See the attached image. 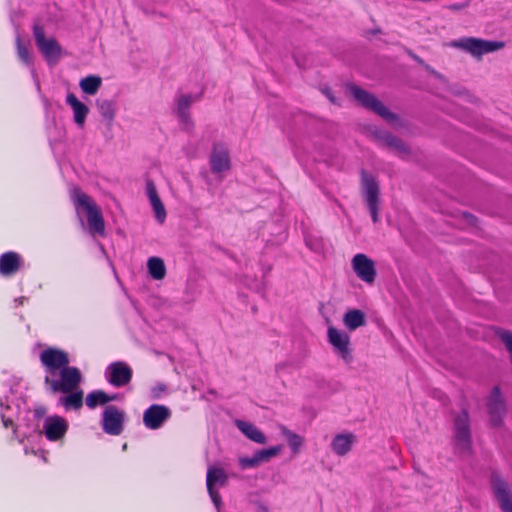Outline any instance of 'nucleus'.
<instances>
[{
    "instance_id": "obj_1",
    "label": "nucleus",
    "mask_w": 512,
    "mask_h": 512,
    "mask_svg": "<svg viewBox=\"0 0 512 512\" xmlns=\"http://www.w3.org/2000/svg\"><path fill=\"white\" fill-rule=\"evenodd\" d=\"M40 361L47 372L45 384H80L82 381L81 371L69 366V355L61 349H44L40 353Z\"/></svg>"
},
{
    "instance_id": "obj_2",
    "label": "nucleus",
    "mask_w": 512,
    "mask_h": 512,
    "mask_svg": "<svg viewBox=\"0 0 512 512\" xmlns=\"http://www.w3.org/2000/svg\"><path fill=\"white\" fill-rule=\"evenodd\" d=\"M71 199L77 211L83 209L87 213V222L92 234L104 235L105 223L101 210L89 195L82 192L81 188L74 186L70 191Z\"/></svg>"
},
{
    "instance_id": "obj_3",
    "label": "nucleus",
    "mask_w": 512,
    "mask_h": 512,
    "mask_svg": "<svg viewBox=\"0 0 512 512\" xmlns=\"http://www.w3.org/2000/svg\"><path fill=\"white\" fill-rule=\"evenodd\" d=\"M347 90L364 109L374 112L389 124H396L398 122L399 117L391 112L374 94L355 84H348Z\"/></svg>"
},
{
    "instance_id": "obj_4",
    "label": "nucleus",
    "mask_w": 512,
    "mask_h": 512,
    "mask_svg": "<svg viewBox=\"0 0 512 512\" xmlns=\"http://www.w3.org/2000/svg\"><path fill=\"white\" fill-rule=\"evenodd\" d=\"M360 189L364 202L374 223L379 222L380 184L377 178L366 170L360 172Z\"/></svg>"
},
{
    "instance_id": "obj_5",
    "label": "nucleus",
    "mask_w": 512,
    "mask_h": 512,
    "mask_svg": "<svg viewBox=\"0 0 512 512\" xmlns=\"http://www.w3.org/2000/svg\"><path fill=\"white\" fill-rule=\"evenodd\" d=\"M452 45L470 53L474 57L480 58L484 54L502 49L505 46V43L503 41L465 37L454 41Z\"/></svg>"
},
{
    "instance_id": "obj_6",
    "label": "nucleus",
    "mask_w": 512,
    "mask_h": 512,
    "mask_svg": "<svg viewBox=\"0 0 512 512\" xmlns=\"http://www.w3.org/2000/svg\"><path fill=\"white\" fill-rule=\"evenodd\" d=\"M36 45L49 65H55L61 58L62 48L53 37L46 38L44 28L38 24L33 26Z\"/></svg>"
},
{
    "instance_id": "obj_7",
    "label": "nucleus",
    "mask_w": 512,
    "mask_h": 512,
    "mask_svg": "<svg viewBox=\"0 0 512 512\" xmlns=\"http://www.w3.org/2000/svg\"><path fill=\"white\" fill-rule=\"evenodd\" d=\"M486 407L489 415V426L492 428H501L504 425V419L508 409L506 399L501 393L500 386H494L487 399Z\"/></svg>"
},
{
    "instance_id": "obj_8",
    "label": "nucleus",
    "mask_w": 512,
    "mask_h": 512,
    "mask_svg": "<svg viewBox=\"0 0 512 512\" xmlns=\"http://www.w3.org/2000/svg\"><path fill=\"white\" fill-rule=\"evenodd\" d=\"M490 486L502 512H512V493L508 482L497 471L490 475Z\"/></svg>"
},
{
    "instance_id": "obj_9",
    "label": "nucleus",
    "mask_w": 512,
    "mask_h": 512,
    "mask_svg": "<svg viewBox=\"0 0 512 512\" xmlns=\"http://www.w3.org/2000/svg\"><path fill=\"white\" fill-rule=\"evenodd\" d=\"M210 169L214 174L227 172L231 168L229 150L223 142L213 143L210 158Z\"/></svg>"
},
{
    "instance_id": "obj_10",
    "label": "nucleus",
    "mask_w": 512,
    "mask_h": 512,
    "mask_svg": "<svg viewBox=\"0 0 512 512\" xmlns=\"http://www.w3.org/2000/svg\"><path fill=\"white\" fill-rule=\"evenodd\" d=\"M124 413L116 406L110 405L102 414V428L109 435H120L124 429Z\"/></svg>"
},
{
    "instance_id": "obj_11",
    "label": "nucleus",
    "mask_w": 512,
    "mask_h": 512,
    "mask_svg": "<svg viewBox=\"0 0 512 512\" xmlns=\"http://www.w3.org/2000/svg\"><path fill=\"white\" fill-rule=\"evenodd\" d=\"M455 438L464 450H470L472 447V437L470 430V417L467 409L462 411L454 419Z\"/></svg>"
},
{
    "instance_id": "obj_12",
    "label": "nucleus",
    "mask_w": 512,
    "mask_h": 512,
    "mask_svg": "<svg viewBox=\"0 0 512 512\" xmlns=\"http://www.w3.org/2000/svg\"><path fill=\"white\" fill-rule=\"evenodd\" d=\"M352 268L355 274L362 281L372 284L375 281L377 272L375 263L367 255L359 253L352 259Z\"/></svg>"
},
{
    "instance_id": "obj_13",
    "label": "nucleus",
    "mask_w": 512,
    "mask_h": 512,
    "mask_svg": "<svg viewBox=\"0 0 512 512\" xmlns=\"http://www.w3.org/2000/svg\"><path fill=\"white\" fill-rule=\"evenodd\" d=\"M328 340L346 363H350L352 361L353 356L349 347L350 337L346 332L340 331L335 327H329Z\"/></svg>"
},
{
    "instance_id": "obj_14",
    "label": "nucleus",
    "mask_w": 512,
    "mask_h": 512,
    "mask_svg": "<svg viewBox=\"0 0 512 512\" xmlns=\"http://www.w3.org/2000/svg\"><path fill=\"white\" fill-rule=\"evenodd\" d=\"M170 417L171 411L168 407L152 404L143 413V423L147 428L156 430L161 428Z\"/></svg>"
},
{
    "instance_id": "obj_15",
    "label": "nucleus",
    "mask_w": 512,
    "mask_h": 512,
    "mask_svg": "<svg viewBox=\"0 0 512 512\" xmlns=\"http://www.w3.org/2000/svg\"><path fill=\"white\" fill-rule=\"evenodd\" d=\"M68 422L61 416H48L43 425L46 438L50 441L62 440L67 433Z\"/></svg>"
},
{
    "instance_id": "obj_16",
    "label": "nucleus",
    "mask_w": 512,
    "mask_h": 512,
    "mask_svg": "<svg viewBox=\"0 0 512 512\" xmlns=\"http://www.w3.org/2000/svg\"><path fill=\"white\" fill-rule=\"evenodd\" d=\"M132 369L125 362H113L105 371L109 384H129L132 378Z\"/></svg>"
},
{
    "instance_id": "obj_17",
    "label": "nucleus",
    "mask_w": 512,
    "mask_h": 512,
    "mask_svg": "<svg viewBox=\"0 0 512 512\" xmlns=\"http://www.w3.org/2000/svg\"><path fill=\"white\" fill-rule=\"evenodd\" d=\"M79 387L80 386H50L53 394L57 392L68 394L60 398V403L64 405L66 409L74 410L80 409L83 405V391L78 389L77 391L72 392L74 388Z\"/></svg>"
},
{
    "instance_id": "obj_18",
    "label": "nucleus",
    "mask_w": 512,
    "mask_h": 512,
    "mask_svg": "<svg viewBox=\"0 0 512 512\" xmlns=\"http://www.w3.org/2000/svg\"><path fill=\"white\" fill-rule=\"evenodd\" d=\"M198 99V96H193L190 94H183L177 97L176 99V113L179 118L181 124L183 125L184 130H191L194 127V122L191 118L189 109L191 104Z\"/></svg>"
},
{
    "instance_id": "obj_19",
    "label": "nucleus",
    "mask_w": 512,
    "mask_h": 512,
    "mask_svg": "<svg viewBox=\"0 0 512 512\" xmlns=\"http://www.w3.org/2000/svg\"><path fill=\"white\" fill-rule=\"evenodd\" d=\"M357 437L351 432L337 434L331 442L332 451L338 456L348 454L353 445L356 443Z\"/></svg>"
},
{
    "instance_id": "obj_20",
    "label": "nucleus",
    "mask_w": 512,
    "mask_h": 512,
    "mask_svg": "<svg viewBox=\"0 0 512 512\" xmlns=\"http://www.w3.org/2000/svg\"><path fill=\"white\" fill-rule=\"evenodd\" d=\"M146 191L150 200L151 206L153 207L155 218L159 223H163L166 219L165 207L157 193L156 186L153 181L148 180L146 183Z\"/></svg>"
},
{
    "instance_id": "obj_21",
    "label": "nucleus",
    "mask_w": 512,
    "mask_h": 512,
    "mask_svg": "<svg viewBox=\"0 0 512 512\" xmlns=\"http://www.w3.org/2000/svg\"><path fill=\"white\" fill-rule=\"evenodd\" d=\"M21 257L16 252H5L0 257V274L10 276L15 274L20 268Z\"/></svg>"
},
{
    "instance_id": "obj_22",
    "label": "nucleus",
    "mask_w": 512,
    "mask_h": 512,
    "mask_svg": "<svg viewBox=\"0 0 512 512\" xmlns=\"http://www.w3.org/2000/svg\"><path fill=\"white\" fill-rule=\"evenodd\" d=\"M66 102L73 110L74 121L79 127H83L86 117L89 113V108L82 103L73 93H69Z\"/></svg>"
},
{
    "instance_id": "obj_23",
    "label": "nucleus",
    "mask_w": 512,
    "mask_h": 512,
    "mask_svg": "<svg viewBox=\"0 0 512 512\" xmlns=\"http://www.w3.org/2000/svg\"><path fill=\"white\" fill-rule=\"evenodd\" d=\"M235 425L249 440L258 444L267 442V437L254 424L244 420H236Z\"/></svg>"
},
{
    "instance_id": "obj_24",
    "label": "nucleus",
    "mask_w": 512,
    "mask_h": 512,
    "mask_svg": "<svg viewBox=\"0 0 512 512\" xmlns=\"http://www.w3.org/2000/svg\"><path fill=\"white\" fill-rule=\"evenodd\" d=\"M228 483V475L221 467L209 466L206 475V487L215 488L216 485L220 487L226 486Z\"/></svg>"
},
{
    "instance_id": "obj_25",
    "label": "nucleus",
    "mask_w": 512,
    "mask_h": 512,
    "mask_svg": "<svg viewBox=\"0 0 512 512\" xmlns=\"http://www.w3.org/2000/svg\"><path fill=\"white\" fill-rule=\"evenodd\" d=\"M343 323L350 331L356 330L366 324L365 313L358 309L348 310L344 314Z\"/></svg>"
},
{
    "instance_id": "obj_26",
    "label": "nucleus",
    "mask_w": 512,
    "mask_h": 512,
    "mask_svg": "<svg viewBox=\"0 0 512 512\" xmlns=\"http://www.w3.org/2000/svg\"><path fill=\"white\" fill-rule=\"evenodd\" d=\"M148 271L151 277L155 280H161L166 275V268L164 261L158 257H151L147 262Z\"/></svg>"
},
{
    "instance_id": "obj_27",
    "label": "nucleus",
    "mask_w": 512,
    "mask_h": 512,
    "mask_svg": "<svg viewBox=\"0 0 512 512\" xmlns=\"http://www.w3.org/2000/svg\"><path fill=\"white\" fill-rule=\"evenodd\" d=\"M281 434L286 438L293 453H298L303 445L304 439L300 435L289 430L286 426L280 427Z\"/></svg>"
},
{
    "instance_id": "obj_28",
    "label": "nucleus",
    "mask_w": 512,
    "mask_h": 512,
    "mask_svg": "<svg viewBox=\"0 0 512 512\" xmlns=\"http://www.w3.org/2000/svg\"><path fill=\"white\" fill-rule=\"evenodd\" d=\"M102 79L99 76H87L80 81V88L88 95H95L101 87Z\"/></svg>"
},
{
    "instance_id": "obj_29",
    "label": "nucleus",
    "mask_w": 512,
    "mask_h": 512,
    "mask_svg": "<svg viewBox=\"0 0 512 512\" xmlns=\"http://www.w3.org/2000/svg\"><path fill=\"white\" fill-rule=\"evenodd\" d=\"M96 106L101 116L108 122L111 123L115 117V104L112 100L98 99Z\"/></svg>"
},
{
    "instance_id": "obj_30",
    "label": "nucleus",
    "mask_w": 512,
    "mask_h": 512,
    "mask_svg": "<svg viewBox=\"0 0 512 512\" xmlns=\"http://www.w3.org/2000/svg\"><path fill=\"white\" fill-rule=\"evenodd\" d=\"M107 404V393L103 390H94L86 396V405L94 409L99 405Z\"/></svg>"
},
{
    "instance_id": "obj_31",
    "label": "nucleus",
    "mask_w": 512,
    "mask_h": 512,
    "mask_svg": "<svg viewBox=\"0 0 512 512\" xmlns=\"http://www.w3.org/2000/svg\"><path fill=\"white\" fill-rule=\"evenodd\" d=\"M282 451L281 445L271 446L269 448H263L255 452L259 463L269 462L271 458L278 456Z\"/></svg>"
},
{
    "instance_id": "obj_32",
    "label": "nucleus",
    "mask_w": 512,
    "mask_h": 512,
    "mask_svg": "<svg viewBox=\"0 0 512 512\" xmlns=\"http://www.w3.org/2000/svg\"><path fill=\"white\" fill-rule=\"evenodd\" d=\"M389 149L394 150L399 155H409L410 149L409 147L398 137L394 136L393 140L390 141L388 145Z\"/></svg>"
},
{
    "instance_id": "obj_33",
    "label": "nucleus",
    "mask_w": 512,
    "mask_h": 512,
    "mask_svg": "<svg viewBox=\"0 0 512 512\" xmlns=\"http://www.w3.org/2000/svg\"><path fill=\"white\" fill-rule=\"evenodd\" d=\"M16 43H17V53H18L20 60L22 62H24L25 64L29 65L31 63V56H30L28 48L22 44L20 37H17Z\"/></svg>"
},
{
    "instance_id": "obj_34",
    "label": "nucleus",
    "mask_w": 512,
    "mask_h": 512,
    "mask_svg": "<svg viewBox=\"0 0 512 512\" xmlns=\"http://www.w3.org/2000/svg\"><path fill=\"white\" fill-rule=\"evenodd\" d=\"M373 136L376 140H378L381 144H383L385 147H388L390 144V141L393 140L394 135L391 134L388 131L376 129L373 132Z\"/></svg>"
},
{
    "instance_id": "obj_35",
    "label": "nucleus",
    "mask_w": 512,
    "mask_h": 512,
    "mask_svg": "<svg viewBox=\"0 0 512 512\" xmlns=\"http://www.w3.org/2000/svg\"><path fill=\"white\" fill-rule=\"evenodd\" d=\"M239 465L242 469H247L258 467L260 463L258 461L256 454L254 453L252 457H241L239 459Z\"/></svg>"
},
{
    "instance_id": "obj_36",
    "label": "nucleus",
    "mask_w": 512,
    "mask_h": 512,
    "mask_svg": "<svg viewBox=\"0 0 512 512\" xmlns=\"http://www.w3.org/2000/svg\"><path fill=\"white\" fill-rule=\"evenodd\" d=\"M1 421L5 428L11 427L13 430V435L16 437L17 427L14 423V417L8 416L7 412H1Z\"/></svg>"
},
{
    "instance_id": "obj_37",
    "label": "nucleus",
    "mask_w": 512,
    "mask_h": 512,
    "mask_svg": "<svg viewBox=\"0 0 512 512\" xmlns=\"http://www.w3.org/2000/svg\"><path fill=\"white\" fill-rule=\"evenodd\" d=\"M207 491L209 493V496H210L213 504L215 505V507L219 511L220 507L222 505V499H221V496H220L219 492L215 488H207Z\"/></svg>"
},
{
    "instance_id": "obj_38",
    "label": "nucleus",
    "mask_w": 512,
    "mask_h": 512,
    "mask_svg": "<svg viewBox=\"0 0 512 512\" xmlns=\"http://www.w3.org/2000/svg\"><path fill=\"white\" fill-rule=\"evenodd\" d=\"M167 386H153L151 389V398L158 399L166 392Z\"/></svg>"
},
{
    "instance_id": "obj_39",
    "label": "nucleus",
    "mask_w": 512,
    "mask_h": 512,
    "mask_svg": "<svg viewBox=\"0 0 512 512\" xmlns=\"http://www.w3.org/2000/svg\"><path fill=\"white\" fill-rule=\"evenodd\" d=\"M45 414H46V408L44 406H39L34 409V416L37 419L44 417Z\"/></svg>"
},
{
    "instance_id": "obj_40",
    "label": "nucleus",
    "mask_w": 512,
    "mask_h": 512,
    "mask_svg": "<svg viewBox=\"0 0 512 512\" xmlns=\"http://www.w3.org/2000/svg\"><path fill=\"white\" fill-rule=\"evenodd\" d=\"M0 406L4 409L2 412H7L8 416H13V410L10 405L5 404L2 400L0 401Z\"/></svg>"
},
{
    "instance_id": "obj_41",
    "label": "nucleus",
    "mask_w": 512,
    "mask_h": 512,
    "mask_svg": "<svg viewBox=\"0 0 512 512\" xmlns=\"http://www.w3.org/2000/svg\"><path fill=\"white\" fill-rule=\"evenodd\" d=\"M323 93L329 98L332 103H336L335 97L333 96L330 88H325Z\"/></svg>"
},
{
    "instance_id": "obj_42",
    "label": "nucleus",
    "mask_w": 512,
    "mask_h": 512,
    "mask_svg": "<svg viewBox=\"0 0 512 512\" xmlns=\"http://www.w3.org/2000/svg\"><path fill=\"white\" fill-rule=\"evenodd\" d=\"M382 33V30L379 28V27H376V28H373L369 31H367V35H376V34H381Z\"/></svg>"
},
{
    "instance_id": "obj_43",
    "label": "nucleus",
    "mask_w": 512,
    "mask_h": 512,
    "mask_svg": "<svg viewBox=\"0 0 512 512\" xmlns=\"http://www.w3.org/2000/svg\"><path fill=\"white\" fill-rule=\"evenodd\" d=\"M119 399V395L118 394H108L107 393V403L111 402V401H116Z\"/></svg>"
},
{
    "instance_id": "obj_44",
    "label": "nucleus",
    "mask_w": 512,
    "mask_h": 512,
    "mask_svg": "<svg viewBox=\"0 0 512 512\" xmlns=\"http://www.w3.org/2000/svg\"><path fill=\"white\" fill-rule=\"evenodd\" d=\"M464 217L468 219L469 223L474 224L476 221V217L470 213H464Z\"/></svg>"
},
{
    "instance_id": "obj_45",
    "label": "nucleus",
    "mask_w": 512,
    "mask_h": 512,
    "mask_svg": "<svg viewBox=\"0 0 512 512\" xmlns=\"http://www.w3.org/2000/svg\"><path fill=\"white\" fill-rule=\"evenodd\" d=\"M411 57L419 64L424 65V61L416 54L410 53Z\"/></svg>"
},
{
    "instance_id": "obj_46",
    "label": "nucleus",
    "mask_w": 512,
    "mask_h": 512,
    "mask_svg": "<svg viewBox=\"0 0 512 512\" xmlns=\"http://www.w3.org/2000/svg\"><path fill=\"white\" fill-rule=\"evenodd\" d=\"M259 512H269L268 508L264 505L259 506Z\"/></svg>"
},
{
    "instance_id": "obj_47",
    "label": "nucleus",
    "mask_w": 512,
    "mask_h": 512,
    "mask_svg": "<svg viewBox=\"0 0 512 512\" xmlns=\"http://www.w3.org/2000/svg\"><path fill=\"white\" fill-rule=\"evenodd\" d=\"M209 393L213 394V393H214V390H213V389H210V390H209Z\"/></svg>"
}]
</instances>
